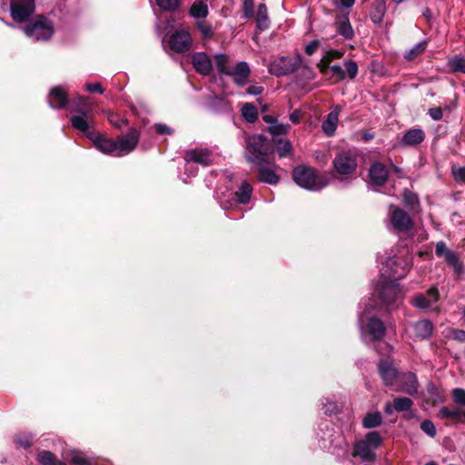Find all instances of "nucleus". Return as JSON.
<instances>
[{"mask_svg":"<svg viewBox=\"0 0 465 465\" xmlns=\"http://www.w3.org/2000/svg\"><path fill=\"white\" fill-rule=\"evenodd\" d=\"M207 0H196L190 8V15L195 19H204L208 14V5L205 4Z\"/></svg>","mask_w":465,"mask_h":465,"instance_id":"cd10ccee","label":"nucleus"},{"mask_svg":"<svg viewBox=\"0 0 465 465\" xmlns=\"http://www.w3.org/2000/svg\"><path fill=\"white\" fill-rule=\"evenodd\" d=\"M157 5L164 11L174 12L180 7V0H155Z\"/></svg>","mask_w":465,"mask_h":465,"instance_id":"79ce46f5","label":"nucleus"},{"mask_svg":"<svg viewBox=\"0 0 465 465\" xmlns=\"http://www.w3.org/2000/svg\"><path fill=\"white\" fill-rule=\"evenodd\" d=\"M257 165L258 179L261 182L276 184L279 183L280 177L276 173L277 166L265 158L254 163Z\"/></svg>","mask_w":465,"mask_h":465,"instance_id":"9b49d317","label":"nucleus"},{"mask_svg":"<svg viewBox=\"0 0 465 465\" xmlns=\"http://www.w3.org/2000/svg\"><path fill=\"white\" fill-rule=\"evenodd\" d=\"M71 124L74 129L83 132L93 142L97 150L103 153L118 157L116 142L91 130L88 116L85 113L83 115L73 116Z\"/></svg>","mask_w":465,"mask_h":465,"instance_id":"f257e3e1","label":"nucleus"},{"mask_svg":"<svg viewBox=\"0 0 465 465\" xmlns=\"http://www.w3.org/2000/svg\"><path fill=\"white\" fill-rule=\"evenodd\" d=\"M155 132L158 134H171L173 132L170 127L165 124H157L154 125Z\"/></svg>","mask_w":465,"mask_h":465,"instance_id":"e2e57ef3","label":"nucleus"},{"mask_svg":"<svg viewBox=\"0 0 465 465\" xmlns=\"http://www.w3.org/2000/svg\"><path fill=\"white\" fill-rule=\"evenodd\" d=\"M247 94L252 95H259L263 92V88L260 85H251L246 90Z\"/></svg>","mask_w":465,"mask_h":465,"instance_id":"338daca9","label":"nucleus"},{"mask_svg":"<svg viewBox=\"0 0 465 465\" xmlns=\"http://www.w3.org/2000/svg\"><path fill=\"white\" fill-rule=\"evenodd\" d=\"M243 118L249 123H254L258 118L257 108L252 104H244L242 108Z\"/></svg>","mask_w":465,"mask_h":465,"instance_id":"e433bc0d","label":"nucleus"},{"mask_svg":"<svg viewBox=\"0 0 465 465\" xmlns=\"http://www.w3.org/2000/svg\"><path fill=\"white\" fill-rule=\"evenodd\" d=\"M448 252H450V250L447 248L445 242H439L436 244L435 253L437 256H445Z\"/></svg>","mask_w":465,"mask_h":465,"instance_id":"13d9d810","label":"nucleus"},{"mask_svg":"<svg viewBox=\"0 0 465 465\" xmlns=\"http://www.w3.org/2000/svg\"><path fill=\"white\" fill-rule=\"evenodd\" d=\"M413 335L420 340H425L430 337L434 325L431 321L428 319L419 320L411 324Z\"/></svg>","mask_w":465,"mask_h":465,"instance_id":"a211bd4d","label":"nucleus"},{"mask_svg":"<svg viewBox=\"0 0 465 465\" xmlns=\"http://www.w3.org/2000/svg\"><path fill=\"white\" fill-rule=\"evenodd\" d=\"M381 421H382V417H381V413L376 411V412L368 413L362 420V425L366 429H371V428H375V427H378L379 425H381Z\"/></svg>","mask_w":465,"mask_h":465,"instance_id":"72a5a7b5","label":"nucleus"},{"mask_svg":"<svg viewBox=\"0 0 465 465\" xmlns=\"http://www.w3.org/2000/svg\"><path fill=\"white\" fill-rule=\"evenodd\" d=\"M428 114L434 121H440L443 117V112L440 107L430 108Z\"/></svg>","mask_w":465,"mask_h":465,"instance_id":"6e6d98bb","label":"nucleus"},{"mask_svg":"<svg viewBox=\"0 0 465 465\" xmlns=\"http://www.w3.org/2000/svg\"><path fill=\"white\" fill-rule=\"evenodd\" d=\"M319 46H320V42L318 40H312L305 46V53L308 55H312L317 51Z\"/></svg>","mask_w":465,"mask_h":465,"instance_id":"4d7b16f0","label":"nucleus"},{"mask_svg":"<svg viewBox=\"0 0 465 465\" xmlns=\"http://www.w3.org/2000/svg\"><path fill=\"white\" fill-rule=\"evenodd\" d=\"M331 77L335 78L336 82L342 81L346 78V73L344 69L339 64H334L330 67Z\"/></svg>","mask_w":465,"mask_h":465,"instance_id":"3c124183","label":"nucleus"},{"mask_svg":"<svg viewBox=\"0 0 465 465\" xmlns=\"http://www.w3.org/2000/svg\"><path fill=\"white\" fill-rule=\"evenodd\" d=\"M421 430L430 438L436 436L437 430L434 423L430 420H425L420 424Z\"/></svg>","mask_w":465,"mask_h":465,"instance_id":"de8ad7c7","label":"nucleus"},{"mask_svg":"<svg viewBox=\"0 0 465 465\" xmlns=\"http://www.w3.org/2000/svg\"><path fill=\"white\" fill-rule=\"evenodd\" d=\"M365 441H368V444L373 449H377L381 443V435L379 434V432L377 431H371V432H369L365 439H364Z\"/></svg>","mask_w":465,"mask_h":465,"instance_id":"c03bdc74","label":"nucleus"},{"mask_svg":"<svg viewBox=\"0 0 465 465\" xmlns=\"http://www.w3.org/2000/svg\"><path fill=\"white\" fill-rule=\"evenodd\" d=\"M192 38L189 33L179 31L173 34L169 39L170 48L177 53H183L190 49Z\"/></svg>","mask_w":465,"mask_h":465,"instance_id":"4468645a","label":"nucleus"},{"mask_svg":"<svg viewBox=\"0 0 465 465\" xmlns=\"http://www.w3.org/2000/svg\"><path fill=\"white\" fill-rule=\"evenodd\" d=\"M213 58H214V62H215L218 71L221 74L227 75L231 69L227 65V64L229 62V57L224 54H216Z\"/></svg>","mask_w":465,"mask_h":465,"instance_id":"4c0bfd02","label":"nucleus"},{"mask_svg":"<svg viewBox=\"0 0 465 465\" xmlns=\"http://www.w3.org/2000/svg\"><path fill=\"white\" fill-rule=\"evenodd\" d=\"M394 410L396 411H408L411 408L413 402L410 398L402 397V398H395L393 400Z\"/></svg>","mask_w":465,"mask_h":465,"instance_id":"a19ab883","label":"nucleus"},{"mask_svg":"<svg viewBox=\"0 0 465 465\" xmlns=\"http://www.w3.org/2000/svg\"><path fill=\"white\" fill-rule=\"evenodd\" d=\"M77 105H78V108H76L74 111L79 113L78 115H83L85 113L87 114V116H88V121H89V125H90L91 122H92L91 115L89 114V113L87 111H84L82 108H80V107H86V106H88L89 105V99L87 97L79 96L77 98Z\"/></svg>","mask_w":465,"mask_h":465,"instance_id":"8fccbe9b","label":"nucleus"},{"mask_svg":"<svg viewBox=\"0 0 465 465\" xmlns=\"http://www.w3.org/2000/svg\"><path fill=\"white\" fill-rule=\"evenodd\" d=\"M291 130V125L288 124H282L279 122H276V124L270 125L268 127V132L272 135H281V134H287Z\"/></svg>","mask_w":465,"mask_h":465,"instance_id":"ea45409f","label":"nucleus"},{"mask_svg":"<svg viewBox=\"0 0 465 465\" xmlns=\"http://www.w3.org/2000/svg\"><path fill=\"white\" fill-rule=\"evenodd\" d=\"M252 193V185L247 182H243L234 195L239 203L246 204L250 202Z\"/></svg>","mask_w":465,"mask_h":465,"instance_id":"c756f323","label":"nucleus"},{"mask_svg":"<svg viewBox=\"0 0 465 465\" xmlns=\"http://www.w3.org/2000/svg\"><path fill=\"white\" fill-rule=\"evenodd\" d=\"M243 13L244 17L250 18L253 15V2L252 0H244L243 1Z\"/></svg>","mask_w":465,"mask_h":465,"instance_id":"5fc2aeb1","label":"nucleus"},{"mask_svg":"<svg viewBox=\"0 0 465 465\" xmlns=\"http://www.w3.org/2000/svg\"><path fill=\"white\" fill-rule=\"evenodd\" d=\"M401 391L410 395L417 393L418 381L415 374L409 372L404 375V382Z\"/></svg>","mask_w":465,"mask_h":465,"instance_id":"c85d7f7f","label":"nucleus"},{"mask_svg":"<svg viewBox=\"0 0 465 465\" xmlns=\"http://www.w3.org/2000/svg\"><path fill=\"white\" fill-rule=\"evenodd\" d=\"M378 369L384 384L387 386L392 385L397 378V370L386 361H381Z\"/></svg>","mask_w":465,"mask_h":465,"instance_id":"4be33fe9","label":"nucleus"},{"mask_svg":"<svg viewBox=\"0 0 465 465\" xmlns=\"http://www.w3.org/2000/svg\"><path fill=\"white\" fill-rule=\"evenodd\" d=\"M86 90L90 93L103 94L104 92L100 83L87 84Z\"/></svg>","mask_w":465,"mask_h":465,"instance_id":"bf43d9fd","label":"nucleus"},{"mask_svg":"<svg viewBox=\"0 0 465 465\" xmlns=\"http://www.w3.org/2000/svg\"><path fill=\"white\" fill-rule=\"evenodd\" d=\"M378 291L381 300L387 305L396 302L402 297L400 284L395 281L385 282L380 286Z\"/></svg>","mask_w":465,"mask_h":465,"instance_id":"f8f14e48","label":"nucleus"},{"mask_svg":"<svg viewBox=\"0 0 465 465\" xmlns=\"http://www.w3.org/2000/svg\"><path fill=\"white\" fill-rule=\"evenodd\" d=\"M65 459L67 460L68 462H70L73 465H87L88 464V461L86 460V459L84 458L83 453L75 451V450H72V451L68 452L67 455L65 456Z\"/></svg>","mask_w":465,"mask_h":465,"instance_id":"58836bf2","label":"nucleus"},{"mask_svg":"<svg viewBox=\"0 0 465 465\" xmlns=\"http://www.w3.org/2000/svg\"><path fill=\"white\" fill-rule=\"evenodd\" d=\"M292 150V143L288 140H279L277 152L281 157H285Z\"/></svg>","mask_w":465,"mask_h":465,"instance_id":"09e8293b","label":"nucleus"},{"mask_svg":"<svg viewBox=\"0 0 465 465\" xmlns=\"http://www.w3.org/2000/svg\"><path fill=\"white\" fill-rule=\"evenodd\" d=\"M444 257L445 260L453 266H456V264L458 263V257L451 251L448 252Z\"/></svg>","mask_w":465,"mask_h":465,"instance_id":"774afa93","label":"nucleus"},{"mask_svg":"<svg viewBox=\"0 0 465 465\" xmlns=\"http://www.w3.org/2000/svg\"><path fill=\"white\" fill-rule=\"evenodd\" d=\"M196 26L204 37L209 38L213 35V27L207 21H204L203 19L198 20L196 22Z\"/></svg>","mask_w":465,"mask_h":465,"instance_id":"49530a36","label":"nucleus"},{"mask_svg":"<svg viewBox=\"0 0 465 465\" xmlns=\"http://www.w3.org/2000/svg\"><path fill=\"white\" fill-rule=\"evenodd\" d=\"M24 32L29 38L35 41H45L54 35V25L45 16H38L33 23L24 27Z\"/></svg>","mask_w":465,"mask_h":465,"instance_id":"423d86ee","label":"nucleus"},{"mask_svg":"<svg viewBox=\"0 0 465 465\" xmlns=\"http://www.w3.org/2000/svg\"><path fill=\"white\" fill-rule=\"evenodd\" d=\"M251 70L246 62H239L233 69H230L229 74L234 83L240 86L246 84L249 81Z\"/></svg>","mask_w":465,"mask_h":465,"instance_id":"dca6fc26","label":"nucleus"},{"mask_svg":"<svg viewBox=\"0 0 465 465\" xmlns=\"http://www.w3.org/2000/svg\"><path fill=\"white\" fill-rule=\"evenodd\" d=\"M138 140L139 134L134 128L130 129L125 135L119 137L115 141L118 157L131 153L136 147Z\"/></svg>","mask_w":465,"mask_h":465,"instance_id":"ddd939ff","label":"nucleus"},{"mask_svg":"<svg viewBox=\"0 0 465 465\" xmlns=\"http://www.w3.org/2000/svg\"><path fill=\"white\" fill-rule=\"evenodd\" d=\"M389 219L394 229L407 232L412 228L413 223L410 215L403 210L390 206Z\"/></svg>","mask_w":465,"mask_h":465,"instance_id":"9d476101","label":"nucleus"},{"mask_svg":"<svg viewBox=\"0 0 465 465\" xmlns=\"http://www.w3.org/2000/svg\"><path fill=\"white\" fill-rule=\"evenodd\" d=\"M343 55V53L337 50H328L325 52V54L323 57L322 63H331V61L335 59H339Z\"/></svg>","mask_w":465,"mask_h":465,"instance_id":"603ef678","label":"nucleus"},{"mask_svg":"<svg viewBox=\"0 0 465 465\" xmlns=\"http://www.w3.org/2000/svg\"><path fill=\"white\" fill-rule=\"evenodd\" d=\"M438 417L453 422H460L465 420V411L460 408H450L443 406L439 410Z\"/></svg>","mask_w":465,"mask_h":465,"instance_id":"b1692460","label":"nucleus"},{"mask_svg":"<svg viewBox=\"0 0 465 465\" xmlns=\"http://www.w3.org/2000/svg\"><path fill=\"white\" fill-rule=\"evenodd\" d=\"M440 299V294L436 285L430 286L426 292L416 293L411 299V304L420 310L429 311L435 313H440V309L438 302Z\"/></svg>","mask_w":465,"mask_h":465,"instance_id":"39448f33","label":"nucleus"},{"mask_svg":"<svg viewBox=\"0 0 465 465\" xmlns=\"http://www.w3.org/2000/svg\"><path fill=\"white\" fill-rule=\"evenodd\" d=\"M49 104L54 109L64 108L68 103L65 90L62 86H55L49 93Z\"/></svg>","mask_w":465,"mask_h":465,"instance_id":"6ab92c4d","label":"nucleus"},{"mask_svg":"<svg viewBox=\"0 0 465 465\" xmlns=\"http://www.w3.org/2000/svg\"><path fill=\"white\" fill-rule=\"evenodd\" d=\"M332 165L339 176L351 177L358 166L357 154L351 150L339 151L332 161Z\"/></svg>","mask_w":465,"mask_h":465,"instance_id":"20e7f679","label":"nucleus"},{"mask_svg":"<svg viewBox=\"0 0 465 465\" xmlns=\"http://www.w3.org/2000/svg\"><path fill=\"white\" fill-rule=\"evenodd\" d=\"M353 455L359 456L362 460L371 461L375 459L374 450L364 440H359L354 445Z\"/></svg>","mask_w":465,"mask_h":465,"instance_id":"393cba45","label":"nucleus"},{"mask_svg":"<svg viewBox=\"0 0 465 465\" xmlns=\"http://www.w3.org/2000/svg\"><path fill=\"white\" fill-rule=\"evenodd\" d=\"M302 113L301 110L299 109H296L294 110L289 116L290 118V121L294 124H298L301 121H302Z\"/></svg>","mask_w":465,"mask_h":465,"instance_id":"680f3d73","label":"nucleus"},{"mask_svg":"<svg viewBox=\"0 0 465 465\" xmlns=\"http://www.w3.org/2000/svg\"><path fill=\"white\" fill-rule=\"evenodd\" d=\"M299 65V60H292L289 56H281L270 64L269 72L276 76L286 75L295 72Z\"/></svg>","mask_w":465,"mask_h":465,"instance_id":"1a4fd4ad","label":"nucleus"},{"mask_svg":"<svg viewBox=\"0 0 465 465\" xmlns=\"http://www.w3.org/2000/svg\"><path fill=\"white\" fill-rule=\"evenodd\" d=\"M292 177L299 186L308 190L319 191L327 185V181L317 176L313 168L305 165L296 167Z\"/></svg>","mask_w":465,"mask_h":465,"instance_id":"7ed1b4c3","label":"nucleus"},{"mask_svg":"<svg viewBox=\"0 0 465 465\" xmlns=\"http://www.w3.org/2000/svg\"><path fill=\"white\" fill-rule=\"evenodd\" d=\"M425 139V133L420 128H412L404 133L401 143L404 146H415L421 143Z\"/></svg>","mask_w":465,"mask_h":465,"instance_id":"aec40b11","label":"nucleus"},{"mask_svg":"<svg viewBox=\"0 0 465 465\" xmlns=\"http://www.w3.org/2000/svg\"><path fill=\"white\" fill-rule=\"evenodd\" d=\"M35 0H10V15L16 22L27 20L35 12Z\"/></svg>","mask_w":465,"mask_h":465,"instance_id":"6e6552de","label":"nucleus"},{"mask_svg":"<svg viewBox=\"0 0 465 465\" xmlns=\"http://www.w3.org/2000/svg\"><path fill=\"white\" fill-rule=\"evenodd\" d=\"M15 441L17 444L24 448L30 447L32 444L31 437H25L24 439H22L21 437H16Z\"/></svg>","mask_w":465,"mask_h":465,"instance_id":"69168bd1","label":"nucleus"},{"mask_svg":"<svg viewBox=\"0 0 465 465\" xmlns=\"http://www.w3.org/2000/svg\"><path fill=\"white\" fill-rule=\"evenodd\" d=\"M386 328L383 322L376 318H371L367 323V331L373 340H381L385 335Z\"/></svg>","mask_w":465,"mask_h":465,"instance_id":"a878e982","label":"nucleus"},{"mask_svg":"<svg viewBox=\"0 0 465 465\" xmlns=\"http://www.w3.org/2000/svg\"><path fill=\"white\" fill-rule=\"evenodd\" d=\"M454 179L458 182H465V167H459L452 172Z\"/></svg>","mask_w":465,"mask_h":465,"instance_id":"052dcab7","label":"nucleus"},{"mask_svg":"<svg viewBox=\"0 0 465 465\" xmlns=\"http://www.w3.org/2000/svg\"><path fill=\"white\" fill-rule=\"evenodd\" d=\"M184 160L187 163L192 162L206 166L212 163L213 154L207 149H193L185 153Z\"/></svg>","mask_w":465,"mask_h":465,"instance_id":"2eb2a0df","label":"nucleus"},{"mask_svg":"<svg viewBox=\"0 0 465 465\" xmlns=\"http://www.w3.org/2000/svg\"><path fill=\"white\" fill-rule=\"evenodd\" d=\"M110 123L114 124L117 128H122L123 126H125L127 124V120L124 118H120L117 115L111 114L108 117Z\"/></svg>","mask_w":465,"mask_h":465,"instance_id":"864d4df0","label":"nucleus"},{"mask_svg":"<svg viewBox=\"0 0 465 465\" xmlns=\"http://www.w3.org/2000/svg\"><path fill=\"white\" fill-rule=\"evenodd\" d=\"M267 153L266 138L262 134H253L247 137L245 157L250 163H256L262 159Z\"/></svg>","mask_w":465,"mask_h":465,"instance_id":"0eeeda50","label":"nucleus"},{"mask_svg":"<svg viewBox=\"0 0 465 465\" xmlns=\"http://www.w3.org/2000/svg\"><path fill=\"white\" fill-rule=\"evenodd\" d=\"M37 459L42 465H65L64 462L56 460L55 456L48 450L39 452Z\"/></svg>","mask_w":465,"mask_h":465,"instance_id":"c9c22d12","label":"nucleus"},{"mask_svg":"<svg viewBox=\"0 0 465 465\" xmlns=\"http://www.w3.org/2000/svg\"><path fill=\"white\" fill-rule=\"evenodd\" d=\"M336 31L346 39H351L354 35L348 17H344L336 23Z\"/></svg>","mask_w":465,"mask_h":465,"instance_id":"2f4dec72","label":"nucleus"},{"mask_svg":"<svg viewBox=\"0 0 465 465\" xmlns=\"http://www.w3.org/2000/svg\"><path fill=\"white\" fill-rule=\"evenodd\" d=\"M427 46L426 41H421L417 43L411 49L405 52L404 58L408 61L414 60L416 57H418L420 54H421Z\"/></svg>","mask_w":465,"mask_h":465,"instance_id":"f704fd0d","label":"nucleus"},{"mask_svg":"<svg viewBox=\"0 0 465 465\" xmlns=\"http://www.w3.org/2000/svg\"><path fill=\"white\" fill-rule=\"evenodd\" d=\"M412 265L410 255L389 257L381 268V273L385 279L397 281L404 278Z\"/></svg>","mask_w":465,"mask_h":465,"instance_id":"f03ea898","label":"nucleus"},{"mask_svg":"<svg viewBox=\"0 0 465 465\" xmlns=\"http://www.w3.org/2000/svg\"><path fill=\"white\" fill-rule=\"evenodd\" d=\"M452 338L459 341H465V331L460 329H455L451 331Z\"/></svg>","mask_w":465,"mask_h":465,"instance_id":"0e129e2a","label":"nucleus"},{"mask_svg":"<svg viewBox=\"0 0 465 465\" xmlns=\"http://www.w3.org/2000/svg\"><path fill=\"white\" fill-rule=\"evenodd\" d=\"M453 401L460 407L465 406V390L455 388L451 391Z\"/></svg>","mask_w":465,"mask_h":465,"instance_id":"37998d69","label":"nucleus"},{"mask_svg":"<svg viewBox=\"0 0 465 465\" xmlns=\"http://www.w3.org/2000/svg\"><path fill=\"white\" fill-rule=\"evenodd\" d=\"M387 12L385 0H373L370 10V18L375 25H381Z\"/></svg>","mask_w":465,"mask_h":465,"instance_id":"412c9836","label":"nucleus"},{"mask_svg":"<svg viewBox=\"0 0 465 465\" xmlns=\"http://www.w3.org/2000/svg\"><path fill=\"white\" fill-rule=\"evenodd\" d=\"M449 70L452 73L465 74V58L462 56H453L447 62Z\"/></svg>","mask_w":465,"mask_h":465,"instance_id":"473e14b6","label":"nucleus"},{"mask_svg":"<svg viewBox=\"0 0 465 465\" xmlns=\"http://www.w3.org/2000/svg\"><path fill=\"white\" fill-rule=\"evenodd\" d=\"M256 24L260 30H265L269 27L268 10L264 4L259 5L257 8Z\"/></svg>","mask_w":465,"mask_h":465,"instance_id":"7c9ffc66","label":"nucleus"},{"mask_svg":"<svg viewBox=\"0 0 465 465\" xmlns=\"http://www.w3.org/2000/svg\"><path fill=\"white\" fill-rule=\"evenodd\" d=\"M339 120V109L331 111L328 114L326 119L322 122V128L324 134L328 136L334 134Z\"/></svg>","mask_w":465,"mask_h":465,"instance_id":"bb28decb","label":"nucleus"},{"mask_svg":"<svg viewBox=\"0 0 465 465\" xmlns=\"http://www.w3.org/2000/svg\"><path fill=\"white\" fill-rule=\"evenodd\" d=\"M192 62L194 69L203 74L208 75L213 69V63L210 57L203 52L195 53L193 54Z\"/></svg>","mask_w":465,"mask_h":465,"instance_id":"f3484780","label":"nucleus"},{"mask_svg":"<svg viewBox=\"0 0 465 465\" xmlns=\"http://www.w3.org/2000/svg\"><path fill=\"white\" fill-rule=\"evenodd\" d=\"M371 181L376 185H382L388 179V171L384 164L376 163L371 165L369 171Z\"/></svg>","mask_w":465,"mask_h":465,"instance_id":"5701e85b","label":"nucleus"},{"mask_svg":"<svg viewBox=\"0 0 465 465\" xmlns=\"http://www.w3.org/2000/svg\"><path fill=\"white\" fill-rule=\"evenodd\" d=\"M345 73L351 80H353L358 74V64L353 60H347L344 62Z\"/></svg>","mask_w":465,"mask_h":465,"instance_id":"a18cd8bd","label":"nucleus"}]
</instances>
